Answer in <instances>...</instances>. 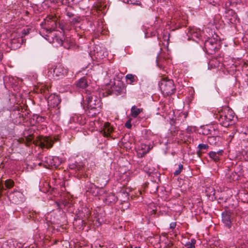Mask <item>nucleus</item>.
Listing matches in <instances>:
<instances>
[{
    "label": "nucleus",
    "instance_id": "obj_8",
    "mask_svg": "<svg viewBox=\"0 0 248 248\" xmlns=\"http://www.w3.org/2000/svg\"><path fill=\"white\" fill-rule=\"evenodd\" d=\"M231 215L230 211H226L222 213V221L228 228H231L232 226Z\"/></svg>",
    "mask_w": 248,
    "mask_h": 248
},
{
    "label": "nucleus",
    "instance_id": "obj_15",
    "mask_svg": "<svg viewBox=\"0 0 248 248\" xmlns=\"http://www.w3.org/2000/svg\"><path fill=\"white\" fill-rule=\"evenodd\" d=\"M76 85L78 87L80 88H85L88 86V82L86 77H84L80 78L76 82Z\"/></svg>",
    "mask_w": 248,
    "mask_h": 248
},
{
    "label": "nucleus",
    "instance_id": "obj_7",
    "mask_svg": "<svg viewBox=\"0 0 248 248\" xmlns=\"http://www.w3.org/2000/svg\"><path fill=\"white\" fill-rule=\"evenodd\" d=\"M143 108H138L137 106H133L130 109V116L133 118H138L139 121L141 119L140 115L143 113Z\"/></svg>",
    "mask_w": 248,
    "mask_h": 248
},
{
    "label": "nucleus",
    "instance_id": "obj_30",
    "mask_svg": "<svg viewBox=\"0 0 248 248\" xmlns=\"http://www.w3.org/2000/svg\"><path fill=\"white\" fill-rule=\"evenodd\" d=\"M176 226V223L175 222H173L170 223V228L171 229H174Z\"/></svg>",
    "mask_w": 248,
    "mask_h": 248
},
{
    "label": "nucleus",
    "instance_id": "obj_29",
    "mask_svg": "<svg viewBox=\"0 0 248 248\" xmlns=\"http://www.w3.org/2000/svg\"><path fill=\"white\" fill-rule=\"evenodd\" d=\"M201 33L199 31H197L195 33L193 34V37L192 38L196 37L197 38H199L201 37Z\"/></svg>",
    "mask_w": 248,
    "mask_h": 248
},
{
    "label": "nucleus",
    "instance_id": "obj_10",
    "mask_svg": "<svg viewBox=\"0 0 248 248\" xmlns=\"http://www.w3.org/2000/svg\"><path fill=\"white\" fill-rule=\"evenodd\" d=\"M54 142L52 139L47 137H44L40 141V146L42 148L46 147L50 148L53 146Z\"/></svg>",
    "mask_w": 248,
    "mask_h": 248
},
{
    "label": "nucleus",
    "instance_id": "obj_17",
    "mask_svg": "<svg viewBox=\"0 0 248 248\" xmlns=\"http://www.w3.org/2000/svg\"><path fill=\"white\" fill-rule=\"evenodd\" d=\"M57 17L53 16V18L50 21L51 22V23L49 26V29H47V31H49V32H50L55 30V29L57 27Z\"/></svg>",
    "mask_w": 248,
    "mask_h": 248
},
{
    "label": "nucleus",
    "instance_id": "obj_38",
    "mask_svg": "<svg viewBox=\"0 0 248 248\" xmlns=\"http://www.w3.org/2000/svg\"><path fill=\"white\" fill-rule=\"evenodd\" d=\"M135 248H140V247H135Z\"/></svg>",
    "mask_w": 248,
    "mask_h": 248
},
{
    "label": "nucleus",
    "instance_id": "obj_21",
    "mask_svg": "<svg viewBox=\"0 0 248 248\" xmlns=\"http://www.w3.org/2000/svg\"><path fill=\"white\" fill-rule=\"evenodd\" d=\"M196 244V240L195 239H191L190 241L187 242L185 244V247L186 248H195V245Z\"/></svg>",
    "mask_w": 248,
    "mask_h": 248
},
{
    "label": "nucleus",
    "instance_id": "obj_11",
    "mask_svg": "<svg viewBox=\"0 0 248 248\" xmlns=\"http://www.w3.org/2000/svg\"><path fill=\"white\" fill-rule=\"evenodd\" d=\"M223 151L222 150H219L217 152H210L208 154L209 157L215 162L219 161L220 156L223 155Z\"/></svg>",
    "mask_w": 248,
    "mask_h": 248
},
{
    "label": "nucleus",
    "instance_id": "obj_25",
    "mask_svg": "<svg viewBox=\"0 0 248 248\" xmlns=\"http://www.w3.org/2000/svg\"><path fill=\"white\" fill-rule=\"evenodd\" d=\"M132 120V118H129L128 120L126 121L125 124V126L128 129H131L132 127L131 122Z\"/></svg>",
    "mask_w": 248,
    "mask_h": 248
},
{
    "label": "nucleus",
    "instance_id": "obj_37",
    "mask_svg": "<svg viewBox=\"0 0 248 248\" xmlns=\"http://www.w3.org/2000/svg\"><path fill=\"white\" fill-rule=\"evenodd\" d=\"M123 193H124V194L126 197L127 196V193H124V192H123Z\"/></svg>",
    "mask_w": 248,
    "mask_h": 248
},
{
    "label": "nucleus",
    "instance_id": "obj_14",
    "mask_svg": "<svg viewBox=\"0 0 248 248\" xmlns=\"http://www.w3.org/2000/svg\"><path fill=\"white\" fill-rule=\"evenodd\" d=\"M125 79H126L127 83L131 85L135 84L138 81V77L136 75L132 74H128L126 75L125 76Z\"/></svg>",
    "mask_w": 248,
    "mask_h": 248
},
{
    "label": "nucleus",
    "instance_id": "obj_26",
    "mask_svg": "<svg viewBox=\"0 0 248 248\" xmlns=\"http://www.w3.org/2000/svg\"><path fill=\"white\" fill-rule=\"evenodd\" d=\"M206 192L208 193L210 195H214L215 194L214 188L212 187H207L206 189Z\"/></svg>",
    "mask_w": 248,
    "mask_h": 248
},
{
    "label": "nucleus",
    "instance_id": "obj_28",
    "mask_svg": "<svg viewBox=\"0 0 248 248\" xmlns=\"http://www.w3.org/2000/svg\"><path fill=\"white\" fill-rule=\"evenodd\" d=\"M57 3L58 4L61 3L62 5H66L68 3V0H59Z\"/></svg>",
    "mask_w": 248,
    "mask_h": 248
},
{
    "label": "nucleus",
    "instance_id": "obj_23",
    "mask_svg": "<svg viewBox=\"0 0 248 248\" xmlns=\"http://www.w3.org/2000/svg\"><path fill=\"white\" fill-rule=\"evenodd\" d=\"M53 18V15H49L45 19V24L48 26V28L49 27L51 22L50 21Z\"/></svg>",
    "mask_w": 248,
    "mask_h": 248
},
{
    "label": "nucleus",
    "instance_id": "obj_2",
    "mask_svg": "<svg viewBox=\"0 0 248 248\" xmlns=\"http://www.w3.org/2000/svg\"><path fill=\"white\" fill-rule=\"evenodd\" d=\"M234 117L233 110L228 107H225L221 109L216 114V118L224 127H228L230 125L232 124V121Z\"/></svg>",
    "mask_w": 248,
    "mask_h": 248
},
{
    "label": "nucleus",
    "instance_id": "obj_12",
    "mask_svg": "<svg viewBox=\"0 0 248 248\" xmlns=\"http://www.w3.org/2000/svg\"><path fill=\"white\" fill-rule=\"evenodd\" d=\"M117 201V197L112 193H109L104 200L106 203L108 204L115 203Z\"/></svg>",
    "mask_w": 248,
    "mask_h": 248
},
{
    "label": "nucleus",
    "instance_id": "obj_6",
    "mask_svg": "<svg viewBox=\"0 0 248 248\" xmlns=\"http://www.w3.org/2000/svg\"><path fill=\"white\" fill-rule=\"evenodd\" d=\"M217 43L214 39H210L205 42V47L208 53L213 54L217 49Z\"/></svg>",
    "mask_w": 248,
    "mask_h": 248
},
{
    "label": "nucleus",
    "instance_id": "obj_20",
    "mask_svg": "<svg viewBox=\"0 0 248 248\" xmlns=\"http://www.w3.org/2000/svg\"><path fill=\"white\" fill-rule=\"evenodd\" d=\"M15 182L12 179H7L5 181V185L6 188L10 189L14 186Z\"/></svg>",
    "mask_w": 248,
    "mask_h": 248
},
{
    "label": "nucleus",
    "instance_id": "obj_27",
    "mask_svg": "<svg viewBox=\"0 0 248 248\" xmlns=\"http://www.w3.org/2000/svg\"><path fill=\"white\" fill-rule=\"evenodd\" d=\"M198 30L195 29H191L188 31V34L189 36H191V37H193V34L195 33Z\"/></svg>",
    "mask_w": 248,
    "mask_h": 248
},
{
    "label": "nucleus",
    "instance_id": "obj_39",
    "mask_svg": "<svg viewBox=\"0 0 248 248\" xmlns=\"http://www.w3.org/2000/svg\"><path fill=\"white\" fill-rule=\"evenodd\" d=\"M118 92L119 93H120L121 91H120L119 90L118 91Z\"/></svg>",
    "mask_w": 248,
    "mask_h": 248
},
{
    "label": "nucleus",
    "instance_id": "obj_35",
    "mask_svg": "<svg viewBox=\"0 0 248 248\" xmlns=\"http://www.w3.org/2000/svg\"><path fill=\"white\" fill-rule=\"evenodd\" d=\"M214 62V60H211L209 62V64H212Z\"/></svg>",
    "mask_w": 248,
    "mask_h": 248
},
{
    "label": "nucleus",
    "instance_id": "obj_32",
    "mask_svg": "<svg viewBox=\"0 0 248 248\" xmlns=\"http://www.w3.org/2000/svg\"><path fill=\"white\" fill-rule=\"evenodd\" d=\"M45 117L42 116H39L37 117V121L43 122L45 120Z\"/></svg>",
    "mask_w": 248,
    "mask_h": 248
},
{
    "label": "nucleus",
    "instance_id": "obj_13",
    "mask_svg": "<svg viewBox=\"0 0 248 248\" xmlns=\"http://www.w3.org/2000/svg\"><path fill=\"white\" fill-rule=\"evenodd\" d=\"M113 131V127L109 123H105L104 125L103 134L105 137H108Z\"/></svg>",
    "mask_w": 248,
    "mask_h": 248
},
{
    "label": "nucleus",
    "instance_id": "obj_24",
    "mask_svg": "<svg viewBox=\"0 0 248 248\" xmlns=\"http://www.w3.org/2000/svg\"><path fill=\"white\" fill-rule=\"evenodd\" d=\"M183 169V165L180 164L179 165L178 168L176 170H175V171L174 172V175H179L182 171Z\"/></svg>",
    "mask_w": 248,
    "mask_h": 248
},
{
    "label": "nucleus",
    "instance_id": "obj_31",
    "mask_svg": "<svg viewBox=\"0 0 248 248\" xmlns=\"http://www.w3.org/2000/svg\"><path fill=\"white\" fill-rule=\"evenodd\" d=\"M79 18H74L73 19H72V20L71 21V22L73 23V24H76V23H77L78 22H79Z\"/></svg>",
    "mask_w": 248,
    "mask_h": 248
},
{
    "label": "nucleus",
    "instance_id": "obj_33",
    "mask_svg": "<svg viewBox=\"0 0 248 248\" xmlns=\"http://www.w3.org/2000/svg\"><path fill=\"white\" fill-rule=\"evenodd\" d=\"M3 189H4V187H3L1 182H0V192H1Z\"/></svg>",
    "mask_w": 248,
    "mask_h": 248
},
{
    "label": "nucleus",
    "instance_id": "obj_34",
    "mask_svg": "<svg viewBox=\"0 0 248 248\" xmlns=\"http://www.w3.org/2000/svg\"><path fill=\"white\" fill-rule=\"evenodd\" d=\"M16 41H17L16 39H14L12 40V44L16 43Z\"/></svg>",
    "mask_w": 248,
    "mask_h": 248
},
{
    "label": "nucleus",
    "instance_id": "obj_16",
    "mask_svg": "<svg viewBox=\"0 0 248 248\" xmlns=\"http://www.w3.org/2000/svg\"><path fill=\"white\" fill-rule=\"evenodd\" d=\"M220 138L216 136L209 137L207 139L208 142L213 145H217L219 143Z\"/></svg>",
    "mask_w": 248,
    "mask_h": 248
},
{
    "label": "nucleus",
    "instance_id": "obj_1",
    "mask_svg": "<svg viewBox=\"0 0 248 248\" xmlns=\"http://www.w3.org/2000/svg\"><path fill=\"white\" fill-rule=\"evenodd\" d=\"M86 100L87 102L88 108L94 112L90 115L93 116L99 113L100 107L101 106V99L98 97L95 92H91L90 91L87 90Z\"/></svg>",
    "mask_w": 248,
    "mask_h": 248
},
{
    "label": "nucleus",
    "instance_id": "obj_18",
    "mask_svg": "<svg viewBox=\"0 0 248 248\" xmlns=\"http://www.w3.org/2000/svg\"><path fill=\"white\" fill-rule=\"evenodd\" d=\"M74 8L72 6H68L67 7L65 8V12L66 15L71 17L74 16Z\"/></svg>",
    "mask_w": 248,
    "mask_h": 248
},
{
    "label": "nucleus",
    "instance_id": "obj_19",
    "mask_svg": "<svg viewBox=\"0 0 248 248\" xmlns=\"http://www.w3.org/2000/svg\"><path fill=\"white\" fill-rule=\"evenodd\" d=\"M209 148V146L207 144H200L198 146V148L199 149V151L197 152L198 155H200V154H202V151L203 150H205L208 149Z\"/></svg>",
    "mask_w": 248,
    "mask_h": 248
},
{
    "label": "nucleus",
    "instance_id": "obj_36",
    "mask_svg": "<svg viewBox=\"0 0 248 248\" xmlns=\"http://www.w3.org/2000/svg\"><path fill=\"white\" fill-rule=\"evenodd\" d=\"M22 33H23V34H24V35H26V34H27V33H26V32H25V30H24V31H23Z\"/></svg>",
    "mask_w": 248,
    "mask_h": 248
},
{
    "label": "nucleus",
    "instance_id": "obj_9",
    "mask_svg": "<svg viewBox=\"0 0 248 248\" xmlns=\"http://www.w3.org/2000/svg\"><path fill=\"white\" fill-rule=\"evenodd\" d=\"M47 102L50 106L55 107L61 103V99L59 96L52 94L48 97Z\"/></svg>",
    "mask_w": 248,
    "mask_h": 248
},
{
    "label": "nucleus",
    "instance_id": "obj_4",
    "mask_svg": "<svg viewBox=\"0 0 248 248\" xmlns=\"http://www.w3.org/2000/svg\"><path fill=\"white\" fill-rule=\"evenodd\" d=\"M67 73V69L62 64L58 63L48 68L47 75L48 77L57 80L62 78Z\"/></svg>",
    "mask_w": 248,
    "mask_h": 248
},
{
    "label": "nucleus",
    "instance_id": "obj_3",
    "mask_svg": "<svg viewBox=\"0 0 248 248\" xmlns=\"http://www.w3.org/2000/svg\"><path fill=\"white\" fill-rule=\"evenodd\" d=\"M159 86L162 94L165 96L170 95L175 92L176 88L173 80L163 78L159 82Z\"/></svg>",
    "mask_w": 248,
    "mask_h": 248
},
{
    "label": "nucleus",
    "instance_id": "obj_22",
    "mask_svg": "<svg viewBox=\"0 0 248 248\" xmlns=\"http://www.w3.org/2000/svg\"><path fill=\"white\" fill-rule=\"evenodd\" d=\"M83 166L78 164H75L71 165V169H75L76 171H80L82 170Z\"/></svg>",
    "mask_w": 248,
    "mask_h": 248
},
{
    "label": "nucleus",
    "instance_id": "obj_5",
    "mask_svg": "<svg viewBox=\"0 0 248 248\" xmlns=\"http://www.w3.org/2000/svg\"><path fill=\"white\" fill-rule=\"evenodd\" d=\"M43 161L49 167L57 168L59 167L62 163L61 159L57 156H47L46 157Z\"/></svg>",
    "mask_w": 248,
    "mask_h": 248
}]
</instances>
